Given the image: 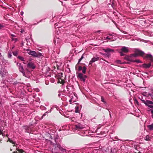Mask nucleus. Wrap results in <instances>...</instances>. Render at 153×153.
<instances>
[{
  "label": "nucleus",
  "mask_w": 153,
  "mask_h": 153,
  "mask_svg": "<svg viewBox=\"0 0 153 153\" xmlns=\"http://www.w3.org/2000/svg\"><path fill=\"white\" fill-rule=\"evenodd\" d=\"M48 84V83H46V85H48V84Z\"/></svg>",
  "instance_id": "nucleus-53"
},
{
  "label": "nucleus",
  "mask_w": 153,
  "mask_h": 153,
  "mask_svg": "<svg viewBox=\"0 0 153 153\" xmlns=\"http://www.w3.org/2000/svg\"><path fill=\"white\" fill-rule=\"evenodd\" d=\"M72 98H71V99L70 100H69V102H70V103L71 104V102H72Z\"/></svg>",
  "instance_id": "nucleus-37"
},
{
  "label": "nucleus",
  "mask_w": 153,
  "mask_h": 153,
  "mask_svg": "<svg viewBox=\"0 0 153 153\" xmlns=\"http://www.w3.org/2000/svg\"><path fill=\"white\" fill-rule=\"evenodd\" d=\"M11 36H12V37H15V36L13 35V34H11Z\"/></svg>",
  "instance_id": "nucleus-44"
},
{
  "label": "nucleus",
  "mask_w": 153,
  "mask_h": 153,
  "mask_svg": "<svg viewBox=\"0 0 153 153\" xmlns=\"http://www.w3.org/2000/svg\"><path fill=\"white\" fill-rule=\"evenodd\" d=\"M13 54L15 56H16L18 54V52L17 51H14L13 52Z\"/></svg>",
  "instance_id": "nucleus-25"
},
{
  "label": "nucleus",
  "mask_w": 153,
  "mask_h": 153,
  "mask_svg": "<svg viewBox=\"0 0 153 153\" xmlns=\"http://www.w3.org/2000/svg\"><path fill=\"white\" fill-rule=\"evenodd\" d=\"M68 87H69V86H68V85H67V86H66V88H67V90H68V91H69V88Z\"/></svg>",
  "instance_id": "nucleus-38"
},
{
  "label": "nucleus",
  "mask_w": 153,
  "mask_h": 153,
  "mask_svg": "<svg viewBox=\"0 0 153 153\" xmlns=\"http://www.w3.org/2000/svg\"><path fill=\"white\" fill-rule=\"evenodd\" d=\"M151 113L152 114V117L153 118V110H151Z\"/></svg>",
  "instance_id": "nucleus-34"
},
{
  "label": "nucleus",
  "mask_w": 153,
  "mask_h": 153,
  "mask_svg": "<svg viewBox=\"0 0 153 153\" xmlns=\"http://www.w3.org/2000/svg\"><path fill=\"white\" fill-rule=\"evenodd\" d=\"M147 127L150 130H153V123L151 125H148Z\"/></svg>",
  "instance_id": "nucleus-14"
},
{
  "label": "nucleus",
  "mask_w": 153,
  "mask_h": 153,
  "mask_svg": "<svg viewBox=\"0 0 153 153\" xmlns=\"http://www.w3.org/2000/svg\"><path fill=\"white\" fill-rule=\"evenodd\" d=\"M7 73V71L6 70L1 69L0 70V74L1 75L2 77H4L5 75Z\"/></svg>",
  "instance_id": "nucleus-10"
},
{
  "label": "nucleus",
  "mask_w": 153,
  "mask_h": 153,
  "mask_svg": "<svg viewBox=\"0 0 153 153\" xmlns=\"http://www.w3.org/2000/svg\"><path fill=\"white\" fill-rule=\"evenodd\" d=\"M84 58V56H83V54L82 56H81V57L80 58V59H79V61H78V63H79Z\"/></svg>",
  "instance_id": "nucleus-20"
},
{
  "label": "nucleus",
  "mask_w": 153,
  "mask_h": 153,
  "mask_svg": "<svg viewBox=\"0 0 153 153\" xmlns=\"http://www.w3.org/2000/svg\"><path fill=\"white\" fill-rule=\"evenodd\" d=\"M12 56L11 53H9L8 54V57L9 58H11Z\"/></svg>",
  "instance_id": "nucleus-26"
},
{
  "label": "nucleus",
  "mask_w": 153,
  "mask_h": 153,
  "mask_svg": "<svg viewBox=\"0 0 153 153\" xmlns=\"http://www.w3.org/2000/svg\"><path fill=\"white\" fill-rule=\"evenodd\" d=\"M48 84V83H46V85H48V84Z\"/></svg>",
  "instance_id": "nucleus-52"
},
{
  "label": "nucleus",
  "mask_w": 153,
  "mask_h": 153,
  "mask_svg": "<svg viewBox=\"0 0 153 153\" xmlns=\"http://www.w3.org/2000/svg\"><path fill=\"white\" fill-rule=\"evenodd\" d=\"M106 39H108L110 40L112 39H113V37H110L109 36H108L106 37Z\"/></svg>",
  "instance_id": "nucleus-28"
},
{
  "label": "nucleus",
  "mask_w": 153,
  "mask_h": 153,
  "mask_svg": "<svg viewBox=\"0 0 153 153\" xmlns=\"http://www.w3.org/2000/svg\"><path fill=\"white\" fill-rule=\"evenodd\" d=\"M121 51L125 53H127L128 52L129 50L128 47L123 46L121 49Z\"/></svg>",
  "instance_id": "nucleus-7"
},
{
  "label": "nucleus",
  "mask_w": 153,
  "mask_h": 153,
  "mask_svg": "<svg viewBox=\"0 0 153 153\" xmlns=\"http://www.w3.org/2000/svg\"><path fill=\"white\" fill-rule=\"evenodd\" d=\"M136 101H137V103L138 102V101L137 100H136Z\"/></svg>",
  "instance_id": "nucleus-51"
},
{
  "label": "nucleus",
  "mask_w": 153,
  "mask_h": 153,
  "mask_svg": "<svg viewBox=\"0 0 153 153\" xmlns=\"http://www.w3.org/2000/svg\"><path fill=\"white\" fill-rule=\"evenodd\" d=\"M132 62H135L137 63H141L142 62L139 59H137L135 60H133L131 61Z\"/></svg>",
  "instance_id": "nucleus-15"
},
{
  "label": "nucleus",
  "mask_w": 153,
  "mask_h": 153,
  "mask_svg": "<svg viewBox=\"0 0 153 153\" xmlns=\"http://www.w3.org/2000/svg\"><path fill=\"white\" fill-rule=\"evenodd\" d=\"M143 103H144L146 105L148 106L149 107L153 108V102L151 101L147 100L145 101L142 99L141 100Z\"/></svg>",
  "instance_id": "nucleus-2"
},
{
  "label": "nucleus",
  "mask_w": 153,
  "mask_h": 153,
  "mask_svg": "<svg viewBox=\"0 0 153 153\" xmlns=\"http://www.w3.org/2000/svg\"><path fill=\"white\" fill-rule=\"evenodd\" d=\"M121 61L119 60H117V63H119V64H121Z\"/></svg>",
  "instance_id": "nucleus-36"
},
{
  "label": "nucleus",
  "mask_w": 153,
  "mask_h": 153,
  "mask_svg": "<svg viewBox=\"0 0 153 153\" xmlns=\"http://www.w3.org/2000/svg\"><path fill=\"white\" fill-rule=\"evenodd\" d=\"M24 30H22L21 31V33H23V32H24Z\"/></svg>",
  "instance_id": "nucleus-45"
},
{
  "label": "nucleus",
  "mask_w": 153,
  "mask_h": 153,
  "mask_svg": "<svg viewBox=\"0 0 153 153\" xmlns=\"http://www.w3.org/2000/svg\"><path fill=\"white\" fill-rule=\"evenodd\" d=\"M61 150L63 152H65V149H63V148H61Z\"/></svg>",
  "instance_id": "nucleus-31"
},
{
  "label": "nucleus",
  "mask_w": 153,
  "mask_h": 153,
  "mask_svg": "<svg viewBox=\"0 0 153 153\" xmlns=\"http://www.w3.org/2000/svg\"><path fill=\"white\" fill-rule=\"evenodd\" d=\"M77 77L79 78L81 81H82L83 82H85V79L87 78L86 76L85 75H83V74L81 73H79L78 75H77Z\"/></svg>",
  "instance_id": "nucleus-4"
},
{
  "label": "nucleus",
  "mask_w": 153,
  "mask_h": 153,
  "mask_svg": "<svg viewBox=\"0 0 153 153\" xmlns=\"http://www.w3.org/2000/svg\"><path fill=\"white\" fill-rule=\"evenodd\" d=\"M60 94H58V96L59 97H60Z\"/></svg>",
  "instance_id": "nucleus-47"
},
{
  "label": "nucleus",
  "mask_w": 153,
  "mask_h": 153,
  "mask_svg": "<svg viewBox=\"0 0 153 153\" xmlns=\"http://www.w3.org/2000/svg\"><path fill=\"white\" fill-rule=\"evenodd\" d=\"M99 58L98 57H93L90 61L89 65H91L93 63L95 62L96 61H98L99 60Z\"/></svg>",
  "instance_id": "nucleus-6"
},
{
  "label": "nucleus",
  "mask_w": 153,
  "mask_h": 153,
  "mask_svg": "<svg viewBox=\"0 0 153 153\" xmlns=\"http://www.w3.org/2000/svg\"><path fill=\"white\" fill-rule=\"evenodd\" d=\"M86 69V68L85 66H84L82 68V71L83 74L85 73Z\"/></svg>",
  "instance_id": "nucleus-16"
},
{
  "label": "nucleus",
  "mask_w": 153,
  "mask_h": 153,
  "mask_svg": "<svg viewBox=\"0 0 153 153\" xmlns=\"http://www.w3.org/2000/svg\"><path fill=\"white\" fill-rule=\"evenodd\" d=\"M13 153H18L17 152H14Z\"/></svg>",
  "instance_id": "nucleus-49"
},
{
  "label": "nucleus",
  "mask_w": 153,
  "mask_h": 153,
  "mask_svg": "<svg viewBox=\"0 0 153 153\" xmlns=\"http://www.w3.org/2000/svg\"><path fill=\"white\" fill-rule=\"evenodd\" d=\"M16 149L18 152H20L21 153H22L24 152L23 150L22 149H19L18 148H16Z\"/></svg>",
  "instance_id": "nucleus-24"
},
{
  "label": "nucleus",
  "mask_w": 153,
  "mask_h": 153,
  "mask_svg": "<svg viewBox=\"0 0 153 153\" xmlns=\"http://www.w3.org/2000/svg\"><path fill=\"white\" fill-rule=\"evenodd\" d=\"M103 50L107 53H108L110 52H113L114 51L113 49H111L109 48H107L106 49H103Z\"/></svg>",
  "instance_id": "nucleus-9"
},
{
  "label": "nucleus",
  "mask_w": 153,
  "mask_h": 153,
  "mask_svg": "<svg viewBox=\"0 0 153 153\" xmlns=\"http://www.w3.org/2000/svg\"><path fill=\"white\" fill-rule=\"evenodd\" d=\"M10 142L12 143L13 144H15V143L14 142H13L12 140H10Z\"/></svg>",
  "instance_id": "nucleus-40"
},
{
  "label": "nucleus",
  "mask_w": 153,
  "mask_h": 153,
  "mask_svg": "<svg viewBox=\"0 0 153 153\" xmlns=\"http://www.w3.org/2000/svg\"><path fill=\"white\" fill-rule=\"evenodd\" d=\"M55 25L56 26H57L58 25L56 23V24H55Z\"/></svg>",
  "instance_id": "nucleus-48"
},
{
  "label": "nucleus",
  "mask_w": 153,
  "mask_h": 153,
  "mask_svg": "<svg viewBox=\"0 0 153 153\" xmlns=\"http://www.w3.org/2000/svg\"><path fill=\"white\" fill-rule=\"evenodd\" d=\"M98 151L97 150L94 149L92 151L91 153H98Z\"/></svg>",
  "instance_id": "nucleus-21"
},
{
  "label": "nucleus",
  "mask_w": 153,
  "mask_h": 153,
  "mask_svg": "<svg viewBox=\"0 0 153 153\" xmlns=\"http://www.w3.org/2000/svg\"><path fill=\"white\" fill-rule=\"evenodd\" d=\"M128 57H126V59H128V60H129V59H128Z\"/></svg>",
  "instance_id": "nucleus-46"
},
{
  "label": "nucleus",
  "mask_w": 153,
  "mask_h": 153,
  "mask_svg": "<svg viewBox=\"0 0 153 153\" xmlns=\"http://www.w3.org/2000/svg\"><path fill=\"white\" fill-rule=\"evenodd\" d=\"M151 110L149 108V109L148 110V111H151V110Z\"/></svg>",
  "instance_id": "nucleus-43"
},
{
  "label": "nucleus",
  "mask_w": 153,
  "mask_h": 153,
  "mask_svg": "<svg viewBox=\"0 0 153 153\" xmlns=\"http://www.w3.org/2000/svg\"><path fill=\"white\" fill-rule=\"evenodd\" d=\"M124 52H122V51L120 52V55L121 56H124L125 55V54L123 53Z\"/></svg>",
  "instance_id": "nucleus-27"
},
{
  "label": "nucleus",
  "mask_w": 153,
  "mask_h": 153,
  "mask_svg": "<svg viewBox=\"0 0 153 153\" xmlns=\"http://www.w3.org/2000/svg\"><path fill=\"white\" fill-rule=\"evenodd\" d=\"M100 31H97V32H100Z\"/></svg>",
  "instance_id": "nucleus-54"
},
{
  "label": "nucleus",
  "mask_w": 153,
  "mask_h": 153,
  "mask_svg": "<svg viewBox=\"0 0 153 153\" xmlns=\"http://www.w3.org/2000/svg\"><path fill=\"white\" fill-rule=\"evenodd\" d=\"M151 64L150 63L148 64L144 63L142 65V67L144 68H149L151 66Z\"/></svg>",
  "instance_id": "nucleus-12"
},
{
  "label": "nucleus",
  "mask_w": 153,
  "mask_h": 153,
  "mask_svg": "<svg viewBox=\"0 0 153 153\" xmlns=\"http://www.w3.org/2000/svg\"><path fill=\"white\" fill-rule=\"evenodd\" d=\"M12 40L14 41L15 42H16L17 40V38H12Z\"/></svg>",
  "instance_id": "nucleus-30"
},
{
  "label": "nucleus",
  "mask_w": 153,
  "mask_h": 153,
  "mask_svg": "<svg viewBox=\"0 0 153 153\" xmlns=\"http://www.w3.org/2000/svg\"><path fill=\"white\" fill-rule=\"evenodd\" d=\"M75 126L76 130H79L83 128V127L82 126V125L80 123H77L75 125Z\"/></svg>",
  "instance_id": "nucleus-8"
},
{
  "label": "nucleus",
  "mask_w": 153,
  "mask_h": 153,
  "mask_svg": "<svg viewBox=\"0 0 153 153\" xmlns=\"http://www.w3.org/2000/svg\"><path fill=\"white\" fill-rule=\"evenodd\" d=\"M76 110H75V112L76 113H78L79 112V111L78 110V109L79 108L78 106H76L75 107Z\"/></svg>",
  "instance_id": "nucleus-22"
},
{
  "label": "nucleus",
  "mask_w": 153,
  "mask_h": 153,
  "mask_svg": "<svg viewBox=\"0 0 153 153\" xmlns=\"http://www.w3.org/2000/svg\"><path fill=\"white\" fill-rule=\"evenodd\" d=\"M21 72L23 74V75L24 76H25V72L24 71H23V72Z\"/></svg>",
  "instance_id": "nucleus-35"
},
{
  "label": "nucleus",
  "mask_w": 153,
  "mask_h": 153,
  "mask_svg": "<svg viewBox=\"0 0 153 153\" xmlns=\"http://www.w3.org/2000/svg\"><path fill=\"white\" fill-rule=\"evenodd\" d=\"M27 66L28 68L32 69H34L36 68V66L34 63L32 62H29L27 63Z\"/></svg>",
  "instance_id": "nucleus-5"
},
{
  "label": "nucleus",
  "mask_w": 153,
  "mask_h": 153,
  "mask_svg": "<svg viewBox=\"0 0 153 153\" xmlns=\"http://www.w3.org/2000/svg\"><path fill=\"white\" fill-rule=\"evenodd\" d=\"M149 95L152 98V97H153V95L152 94H149Z\"/></svg>",
  "instance_id": "nucleus-41"
},
{
  "label": "nucleus",
  "mask_w": 153,
  "mask_h": 153,
  "mask_svg": "<svg viewBox=\"0 0 153 153\" xmlns=\"http://www.w3.org/2000/svg\"><path fill=\"white\" fill-rule=\"evenodd\" d=\"M114 33H112V34H109V35L110 36H113L114 35H113Z\"/></svg>",
  "instance_id": "nucleus-39"
},
{
  "label": "nucleus",
  "mask_w": 153,
  "mask_h": 153,
  "mask_svg": "<svg viewBox=\"0 0 153 153\" xmlns=\"http://www.w3.org/2000/svg\"><path fill=\"white\" fill-rule=\"evenodd\" d=\"M48 113V112L47 111L46 113H44L42 116V118H43L46 115V114Z\"/></svg>",
  "instance_id": "nucleus-32"
},
{
  "label": "nucleus",
  "mask_w": 153,
  "mask_h": 153,
  "mask_svg": "<svg viewBox=\"0 0 153 153\" xmlns=\"http://www.w3.org/2000/svg\"><path fill=\"white\" fill-rule=\"evenodd\" d=\"M101 101L103 102L105 104H106V102L104 100V98L102 97H101Z\"/></svg>",
  "instance_id": "nucleus-23"
},
{
  "label": "nucleus",
  "mask_w": 153,
  "mask_h": 153,
  "mask_svg": "<svg viewBox=\"0 0 153 153\" xmlns=\"http://www.w3.org/2000/svg\"><path fill=\"white\" fill-rule=\"evenodd\" d=\"M145 53L144 52L138 49L135 50V53L134 54V56H143L144 55Z\"/></svg>",
  "instance_id": "nucleus-3"
},
{
  "label": "nucleus",
  "mask_w": 153,
  "mask_h": 153,
  "mask_svg": "<svg viewBox=\"0 0 153 153\" xmlns=\"http://www.w3.org/2000/svg\"><path fill=\"white\" fill-rule=\"evenodd\" d=\"M28 53L30 55L32 56L35 57H39L42 56V54L39 52H36L34 51L28 50Z\"/></svg>",
  "instance_id": "nucleus-1"
},
{
  "label": "nucleus",
  "mask_w": 153,
  "mask_h": 153,
  "mask_svg": "<svg viewBox=\"0 0 153 153\" xmlns=\"http://www.w3.org/2000/svg\"><path fill=\"white\" fill-rule=\"evenodd\" d=\"M82 67L81 66H79L78 68V70L79 71H80L81 70H82Z\"/></svg>",
  "instance_id": "nucleus-29"
},
{
  "label": "nucleus",
  "mask_w": 153,
  "mask_h": 153,
  "mask_svg": "<svg viewBox=\"0 0 153 153\" xmlns=\"http://www.w3.org/2000/svg\"><path fill=\"white\" fill-rule=\"evenodd\" d=\"M109 115H110V117H111V113L110 111H109Z\"/></svg>",
  "instance_id": "nucleus-42"
},
{
  "label": "nucleus",
  "mask_w": 153,
  "mask_h": 153,
  "mask_svg": "<svg viewBox=\"0 0 153 153\" xmlns=\"http://www.w3.org/2000/svg\"><path fill=\"white\" fill-rule=\"evenodd\" d=\"M17 65L19 66V71L21 72H23L24 71L23 67V66L21 65V64L19 63H17Z\"/></svg>",
  "instance_id": "nucleus-11"
},
{
  "label": "nucleus",
  "mask_w": 153,
  "mask_h": 153,
  "mask_svg": "<svg viewBox=\"0 0 153 153\" xmlns=\"http://www.w3.org/2000/svg\"><path fill=\"white\" fill-rule=\"evenodd\" d=\"M145 140L147 141H149L150 140V139L149 138V136L148 135H146V136L145 137Z\"/></svg>",
  "instance_id": "nucleus-18"
},
{
  "label": "nucleus",
  "mask_w": 153,
  "mask_h": 153,
  "mask_svg": "<svg viewBox=\"0 0 153 153\" xmlns=\"http://www.w3.org/2000/svg\"><path fill=\"white\" fill-rule=\"evenodd\" d=\"M25 128H26H26H27V127H27V126H25Z\"/></svg>",
  "instance_id": "nucleus-50"
},
{
  "label": "nucleus",
  "mask_w": 153,
  "mask_h": 153,
  "mask_svg": "<svg viewBox=\"0 0 153 153\" xmlns=\"http://www.w3.org/2000/svg\"><path fill=\"white\" fill-rule=\"evenodd\" d=\"M18 58L19 59L21 60V61H24V58L23 57L20 56H19Z\"/></svg>",
  "instance_id": "nucleus-19"
},
{
  "label": "nucleus",
  "mask_w": 153,
  "mask_h": 153,
  "mask_svg": "<svg viewBox=\"0 0 153 153\" xmlns=\"http://www.w3.org/2000/svg\"><path fill=\"white\" fill-rule=\"evenodd\" d=\"M26 41L27 42V45H30L31 44V42H32L31 39H26Z\"/></svg>",
  "instance_id": "nucleus-13"
},
{
  "label": "nucleus",
  "mask_w": 153,
  "mask_h": 153,
  "mask_svg": "<svg viewBox=\"0 0 153 153\" xmlns=\"http://www.w3.org/2000/svg\"><path fill=\"white\" fill-rule=\"evenodd\" d=\"M152 56L151 54H146L145 57V58H152Z\"/></svg>",
  "instance_id": "nucleus-17"
},
{
  "label": "nucleus",
  "mask_w": 153,
  "mask_h": 153,
  "mask_svg": "<svg viewBox=\"0 0 153 153\" xmlns=\"http://www.w3.org/2000/svg\"><path fill=\"white\" fill-rule=\"evenodd\" d=\"M4 27V26L3 25L0 24V30Z\"/></svg>",
  "instance_id": "nucleus-33"
}]
</instances>
